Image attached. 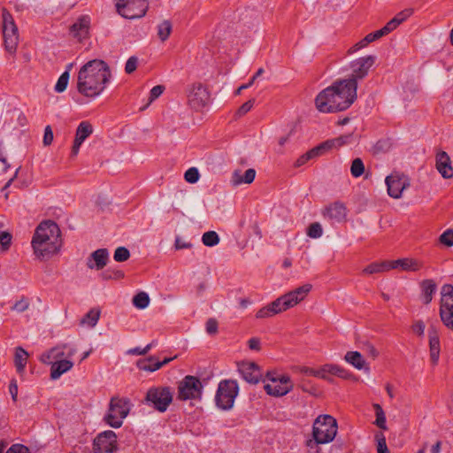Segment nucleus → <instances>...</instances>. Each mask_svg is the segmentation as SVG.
<instances>
[{
    "instance_id": "f257e3e1",
    "label": "nucleus",
    "mask_w": 453,
    "mask_h": 453,
    "mask_svg": "<svg viewBox=\"0 0 453 453\" xmlns=\"http://www.w3.org/2000/svg\"><path fill=\"white\" fill-rule=\"evenodd\" d=\"M357 99V82L354 79L336 81L322 90L315 99L320 112H335L348 109Z\"/></svg>"
},
{
    "instance_id": "f03ea898",
    "label": "nucleus",
    "mask_w": 453,
    "mask_h": 453,
    "mask_svg": "<svg viewBox=\"0 0 453 453\" xmlns=\"http://www.w3.org/2000/svg\"><path fill=\"white\" fill-rule=\"evenodd\" d=\"M110 78L111 70L104 61L90 60L78 73L77 90L87 97H96L104 90Z\"/></svg>"
},
{
    "instance_id": "7ed1b4c3",
    "label": "nucleus",
    "mask_w": 453,
    "mask_h": 453,
    "mask_svg": "<svg viewBox=\"0 0 453 453\" xmlns=\"http://www.w3.org/2000/svg\"><path fill=\"white\" fill-rule=\"evenodd\" d=\"M36 257L43 259L58 252L62 246L61 231L52 220L42 222L35 229L31 242Z\"/></svg>"
},
{
    "instance_id": "20e7f679",
    "label": "nucleus",
    "mask_w": 453,
    "mask_h": 453,
    "mask_svg": "<svg viewBox=\"0 0 453 453\" xmlns=\"http://www.w3.org/2000/svg\"><path fill=\"white\" fill-rule=\"evenodd\" d=\"M338 425L331 415H319L312 424L311 437L305 441L307 453H322L320 444L334 441L337 434Z\"/></svg>"
},
{
    "instance_id": "39448f33",
    "label": "nucleus",
    "mask_w": 453,
    "mask_h": 453,
    "mask_svg": "<svg viewBox=\"0 0 453 453\" xmlns=\"http://www.w3.org/2000/svg\"><path fill=\"white\" fill-rule=\"evenodd\" d=\"M130 401L127 398L111 397L104 421L113 428H119L130 411Z\"/></svg>"
},
{
    "instance_id": "423d86ee",
    "label": "nucleus",
    "mask_w": 453,
    "mask_h": 453,
    "mask_svg": "<svg viewBox=\"0 0 453 453\" xmlns=\"http://www.w3.org/2000/svg\"><path fill=\"white\" fill-rule=\"evenodd\" d=\"M2 29L4 48L14 54L19 45V31L12 13L5 8L2 9Z\"/></svg>"
},
{
    "instance_id": "0eeeda50",
    "label": "nucleus",
    "mask_w": 453,
    "mask_h": 453,
    "mask_svg": "<svg viewBox=\"0 0 453 453\" xmlns=\"http://www.w3.org/2000/svg\"><path fill=\"white\" fill-rule=\"evenodd\" d=\"M173 394L169 387L150 388L144 403L159 412H165L173 402Z\"/></svg>"
},
{
    "instance_id": "6e6552de",
    "label": "nucleus",
    "mask_w": 453,
    "mask_h": 453,
    "mask_svg": "<svg viewBox=\"0 0 453 453\" xmlns=\"http://www.w3.org/2000/svg\"><path fill=\"white\" fill-rule=\"evenodd\" d=\"M239 387L236 380H224L219 382L215 395L217 406L221 410H230L238 395Z\"/></svg>"
},
{
    "instance_id": "1a4fd4ad",
    "label": "nucleus",
    "mask_w": 453,
    "mask_h": 453,
    "mask_svg": "<svg viewBox=\"0 0 453 453\" xmlns=\"http://www.w3.org/2000/svg\"><path fill=\"white\" fill-rule=\"evenodd\" d=\"M266 379L270 381L264 386L265 392L273 396H283L293 389L290 377L276 372H267Z\"/></svg>"
},
{
    "instance_id": "9d476101",
    "label": "nucleus",
    "mask_w": 453,
    "mask_h": 453,
    "mask_svg": "<svg viewBox=\"0 0 453 453\" xmlns=\"http://www.w3.org/2000/svg\"><path fill=\"white\" fill-rule=\"evenodd\" d=\"M116 10L125 19H140L146 15L149 0H116Z\"/></svg>"
},
{
    "instance_id": "9b49d317",
    "label": "nucleus",
    "mask_w": 453,
    "mask_h": 453,
    "mask_svg": "<svg viewBox=\"0 0 453 453\" xmlns=\"http://www.w3.org/2000/svg\"><path fill=\"white\" fill-rule=\"evenodd\" d=\"M203 388L197 377L187 375L178 383L177 398L180 401L201 399Z\"/></svg>"
},
{
    "instance_id": "f8f14e48",
    "label": "nucleus",
    "mask_w": 453,
    "mask_h": 453,
    "mask_svg": "<svg viewBox=\"0 0 453 453\" xmlns=\"http://www.w3.org/2000/svg\"><path fill=\"white\" fill-rule=\"evenodd\" d=\"M441 295V319L446 327L453 331V285L444 284Z\"/></svg>"
},
{
    "instance_id": "ddd939ff",
    "label": "nucleus",
    "mask_w": 453,
    "mask_h": 453,
    "mask_svg": "<svg viewBox=\"0 0 453 453\" xmlns=\"http://www.w3.org/2000/svg\"><path fill=\"white\" fill-rule=\"evenodd\" d=\"M187 96L190 107L196 111L205 107L211 100L208 88L201 82L192 84L188 89Z\"/></svg>"
},
{
    "instance_id": "4468645a",
    "label": "nucleus",
    "mask_w": 453,
    "mask_h": 453,
    "mask_svg": "<svg viewBox=\"0 0 453 453\" xmlns=\"http://www.w3.org/2000/svg\"><path fill=\"white\" fill-rule=\"evenodd\" d=\"M311 288L312 286L311 284H304L277 298L276 300L280 302L279 305L282 311L296 306L303 301L311 290Z\"/></svg>"
},
{
    "instance_id": "2eb2a0df",
    "label": "nucleus",
    "mask_w": 453,
    "mask_h": 453,
    "mask_svg": "<svg viewBox=\"0 0 453 453\" xmlns=\"http://www.w3.org/2000/svg\"><path fill=\"white\" fill-rule=\"evenodd\" d=\"M93 450L96 453H113L117 450V435L111 431L99 434L93 441Z\"/></svg>"
},
{
    "instance_id": "dca6fc26",
    "label": "nucleus",
    "mask_w": 453,
    "mask_h": 453,
    "mask_svg": "<svg viewBox=\"0 0 453 453\" xmlns=\"http://www.w3.org/2000/svg\"><path fill=\"white\" fill-rule=\"evenodd\" d=\"M321 214L332 224L342 223L347 220L348 209L342 202L335 201L326 205L321 210Z\"/></svg>"
},
{
    "instance_id": "f3484780",
    "label": "nucleus",
    "mask_w": 453,
    "mask_h": 453,
    "mask_svg": "<svg viewBox=\"0 0 453 453\" xmlns=\"http://www.w3.org/2000/svg\"><path fill=\"white\" fill-rule=\"evenodd\" d=\"M388 194L393 198H400L403 191L410 186L407 176L399 173H393L386 177L385 180Z\"/></svg>"
},
{
    "instance_id": "a211bd4d",
    "label": "nucleus",
    "mask_w": 453,
    "mask_h": 453,
    "mask_svg": "<svg viewBox=\"0 0 453 453\" xmlns=\"http://www.w3.org/2000/svg\"><path fill=\"white\" fill-rule=\"evenodd\" d=\"M91 17L88 14L79 16L69 27L71 36L78 42H83L90 36Z\"/></svg>"
},
{
    "instance_id": "6ab92c4d",
    "label": "nucleus",
    "mask_w": 453,
    "mask_h": 453,
    "mask_svg": "<svg viewBox=\"0 0 453 453\" xmlns=\"http://www.w3.org/2000/svg\"><path fill=\"white\" fill-rule=\"evenodd\" d=\"M375 63L374 56L362 57L353 60L350 65L351 75L349 79H354L357 83L358 80L364 79Z\"/></svg>"
},
{
    "instance_id": "aec40b11",
    "label": "nucleus",
    "mask_w": 453,
    "mask_h": 453,
    "mask_svg": "<svg viewBox=\"0 0 453 453\" xmlns=\"http://www.w3.org/2000/svg\"><path fill=\"white\" fill-rule=\"evenodd\" d=\"M93 133V127L88 121H81L75 133L73 145L71 150V156L78 155L82 142Z\"/></svg>"
},
{
    "instance_id": "412c9836",
    "label": "nucleus",
    "mask_w": 453,
    "mask_h": 453,
    "mask_svg": "<svg viewBox=\"0 0 453 453\" xmlns=\"http://www.w3.org/2000/svg\"><path fill=\"white\" fill-rule=\"evenodd\" d=\"M242 378L249 383L257 384L260 381L262 373L258 365L252 362L242 363L239 367Z\"/></svg>"
},
{
    "instance_id": "4be33fe9",
    "label": "nucleus",
    "mask_w": 453,
    "mask_h": 453,
    "mask_svg": "<svg viewBox=\"0 0 453 453\" xmlns=\"http://www.w3.org/2000/svg\"><path fill=\"white\" fill-rule=\"evenodd\" d=\"M389 269H401L404 272H417L422 268V263L411 257H403L388 261Z\"/></svg>"
},
{
    "instance_id": "5701e85b",
    "label": "nucleus",
    "mask_w": 453,
    "mask_h": 453,
    "mask_svg": "<svg viewBox=\"0 0 453 453\" xmlns=\"http://www.w3.org/2000/svg\"><path fill=\"white\" fill-rule=\"evenodd\" d=\"M436 169L444 179L453 178V168L449 156L445 151L436 155Z\"/></svg>"
},
{
    "instance_id": "b1692460",
    "label": "nucleus",
    "mask_w": 453,
    "mask_h": 453,
    "mask_svg": "<svg viewBox=\"0 0 453 453\" xmlns=\"http://www.w3.org/2000/svg\"><path fill=\"white\" fill-rule=\"evenodd\" d=\"M109 260V252L107 249H98L91 253L88 258L87 266L90 269H103Z\"/></svg>"
},
{
    "instance_id": "393cba45",
    "label": "nucleus",
    "mask_w": 453,
    "mask_h": 453,
    "mask_svg": "<svg viewBox=\"0 0 453 453\" xmlns=\"http://www.w3.org/2000/svg\"><path fill=\"white\" fill-rule=\"evenodd\" d=\"M430 359L433 365H436L440 357V338L439 333L434 326H430L428 329Z\"/></svg>"
},
{
    "instance_id": "a878e982",
    "label": "nucleus",
    "mask_w": 453,
    "mask_h": 453,
    "mask_svg": "<svg viewBox=\"0 0 453 453\" xmlns=\"http://www.w3.org/2000/svg\"><path fill=\"white\" fill-rule=\"evenodd\" d=\"M322 372L325 376L323 380L332 382L331 376H336L341 379H349L351 377V373L342 366L336 364H325L322 365Z\"/></svg>"
},
{
    "instance_id": "bb28decb",
    "label": "nucleus",
    "mask_w": 453,
    "mask_h": 453,
    "mask_svg": "<svg viewBox=\"0 0 453 453\" xmlns=\"http://www.w3.org/2000/svg\"><path fill=\"white\" fill-rule=\"evenodd\" d=\"M50 365L51 380H58L62 374L70 371L73 366V363L69 359L51 361Z\"/></svg>"
},
{
    "instance_id": "cd10ccee",
    "label": "nucleus",
    "mask_w": 453,
    "mask_h": 453,
    "mask_svg": "<svg viewBox=\"0 0 453 453\" xmlns=\"http://www.w3.org/2000/svg\"><path fill=\"white\" fill-rule=\"evenodd\" d=\"M67 348V344H63L52 348L49 352L44 353L41 357V361L44 364H50L52 360H61L67 359L65 349Z\"/></svg>"
},
{
    "instance_id": "c85d7f7f",
    "label": "nucleus",
    "mask_w": 453,
    "mask_h": 453,
    "mask_svg": "<svg viewBox=\"0 0 453 453\" xmlns=\"http://www.w3.org/2000/svg\"><path fill=\"white\" fill-rule=\"evenodd\" d=\"M350 138L351 134L342 135L334 139L326 140V142H321L319 146L325 154L326 151H329L334 148H339L347 144Z\"/></svg>"
},
{
    "instance_id": "c756f323",
    "label": "nucleus",
    "mask_w": 453,
    "mask_h": 453,
    "mask_svg": "<svg viewBox=\"0 0 453 453\" xmlns=\"http://www.w3.org/2000/svg\"><path fill=\"white\" fill-rule=\"evenodd\" d=\"M280 302L274 300L268 305L259 309L256 314L257 319H266L273 317L278 313L282 312L281 308L279 305Z\"/></svg>"
},
{
    "instance_id": "7c9ffc66",
    "label": "nucleus",
    "mask_w": 453,
    "mask_h": 453,
    "mask_svg": "<svg viewBox=\"0 0 453 453\" xmlns=\"http://www.w3.org/2000/svg\"><path fill=\"white\" fill-rule=\"evenodd\" d=\"M422 298L425 304L432 302L434 294L436 292V284L433 280H424L421 284Z\"/></svg>"
},
{
    "instance_id": "2f4dec72",
    "label": "nucleus",
    "mask_w": 453,
    "mask_h": 453,
    "mask_svg": "<svg viewBox=\"0 0 453 453\" xmlns=\"http://www.w3.org/2000/svg\"><path fill=\"white\" fill-rule=\"evenodd\" d=\"M101 315V311L98 308L90 309L81 319L80 325L93 328L96 326Z\"/></svg>"
},
{
    "instance_id": "473e14b6",
    "label": "nucleus",
    "mask_w": 453,
    "mask_h": 453,
    "mask_svg": "<svg viewBox=\"0 0 453 453\" xmlns=\"http://www.w3.org/2000/svg\"><path fill=\"white\" fill-rule=\"evenodd\" d=\"M176 356L173 357H165L164 360L159 361L157 359L155 363L153 364V366H149L147 364H149V361H137L136 365L140 370L147 371V372H155L164 365L169 364L172 360L175 359Z\"/></svg>"
},
{
    "instance_id": "72a5a7b5",
    "label": "nucleus",
    "mask_w": 453,
    "mask_h": 453,
    "mask_svg": "<svg viewBox=\"0 0 453 453\" xmlns=\"http://www.w3.org/2000/svg\"><path fill=\"white\" fill-rule=\"evenodd\" d=\"M323 154H324V152H323V150H321V148H320V146L319 144L318 146L312 148L311 150H310L309 151H307L303 155L300 156L297 158V160L296 161L295 166L296 167L302 166L304 164H306L309 160H311L312 158H315L317 157H319V156H321Z\"/></svg>"
},
{
    "instance_id": "f704fd0d",
    "label": "nucleus",
    "mask_w": 453,
    "mask_h": 453,
    "mask_svg": "<svg viewBox=\"0 0 453 453\" xmlns=\"http://www.w3.org/2000/svg\"><path fill=\"white\" fill-rule=\"evenodd\" d=\"M344 360L358 370L363 369L365 365L363 356L358 351H348L345 354Z\"/></svg>"
},
{
    "instance_id": "c9c22d12",
    "label": "nucleus",
    "mask_w": 453,
    "mask_h": 453,
    "mask_svg": "<svg viewBox=\"0 0 453 453\" xmlns=\"http://www.w3.org/2000/svg\"><path fill=\"white\" fill-rule=\"evenodd\" d=\"M27 357H28V353L23 348H21V347L16 348L14 362H15V366H16L17 372L19 373L23 372V371L26 367V365H27Z\"/></svg>"
},
{
    "instance_id": "e433bc0d",
    "label": "nucleus",
    "mask_w": 453,
    "mask_h": 453,
    "mask_svg": "<svg viewBox=\"0 0 453 453\" xmlns=\"http://www.w3.org/2000/svg\"><path fill=\"white\" fill-rule=\"evenodd\" d=\"M157 29L159 40L165 42L173 31V24L169 19H165L157 25Z\"/></svg>"
},
{
    "instance_id": "4c0bfd02",
    "label": "nucleus",
    "mask_w": 453,
    "mask_h": 453,
    "mask_svg": "<svg viewBox=\"0 0 453 453\" xmlns=\"http://www.w3.org/2000/svg\"><path fill=\"white\" fill-rule=\"evenodd\" d=\"M389 262L388 261H383L380 263H372L369 265H367L364 270L363 273L365 274H373V273H379L386 271H389Z\"/></svg>"
},
{
    "instance_id": "58836bf2",
    "label": "nucleus",
    "mask_w": 453,
    "mask_h": 453,
    "mask_svg": "<svg viewBox=\"0 0 453 453\" xmlns=\"http://www.w3.org/2000/svg\"><path fill=\"white\" fill-rule=\"evenodd\" d=\"M373 408L375 410V414H376V419L374 421V424L380 429L386 430L387 429L386 416H385L383 409L381 408V406L379 403H374Z\"/></svg>"
},
{
    "instance_id": "ea45409f",
    "label": "nucleus",
    "mask_w": 453,
    "mask_h": 453,
    "mask_svg": "<svg viewBox=\"0 0 453 453\" xmlns=\"http://www.w3.org/2000/svg\"><path fill=\"white\" fill-rule=\"evenodd\" d=\"M134 305L138 309H144L150 303L149 295L145 292H140L133 298Z\"/></svg>"
},
{
    "instance_id": "a19ab883",
    "label": "nucleus",
    "mask_w": 453,
    "mask_h": 453,
    "mask_svg": "<svg viewBox=\"0 0 453 453\" xmlns=\"http://www.w3.org/2000/svg\"><path fill=\"white\" fill-rule=\"evenodd\" d=\"M202 242L205 246L212 247L219 242V237L215 231H208L203 234Z\"/></svg>"
},
{
    "instance_id": "79ce46f5",
    "label": "nucleus",
    "mask_w": 453,
    "mask_h": 453,
    "mask_svg": "<svg viewBox=\"0 0 453 453\" xmlns=\"http://www.w3.org/2000/svg\"><path fill=\"white\" fill-rule=\"evenodd\" d=\"M365 172V165L361 158L357 157L352 161L350 173L353 177H360Z\"/></svg>"
},
{
    "instance_id": "37998d69",
    "label": "nucleus",
    "mask_w": 453,
    "mask_h": 453,
    "mask_svg": "<svg viewBox=\"0 0 453 453\" xmlns=\"http://www.w3.org/2000/svg\"><path fill=\"white\" fill-rule=\"evenodd\" d=\"M69 81V72H64L58 78L55 86V90L58 93L64 92L66 89Z\"/></svg>"
},
{
    "instance_id": "c03bdc74",
    "label": "nucleus",
    "mask_w": 453,
    "mask_h": 453,
    "mask_svg": "<svg viewBox=\"0 0 453 453\" xmlns=\"http://www.w3.org/2000/svg\"><path fill=\"white\" fill-rule=\"evenodd\" d=\"M130 257V252L126 247H119L116 249L113 258L117 262H125Z\"/></svg>"
},
{
    "instance_id": "a18cd8bd",
    "label": "nucleus",
    "mask_w": 453,
    "mask_h": 453,
    "mask_svg": "<svg viewBox=\"0 0 453 453\" xmlns=\"http://www.w3.org/2000/svg\"><path fill=\"white\" fill-rule=\"evenodd\" d=\"M323 234L322 226L319 223H311L307 230V234L311 238H319Z\"/></svg>"
},
{
    "instance_id": "49530a36",
    "label": "nucleus",
    "mask_w": 453,
    "mask_h": 453,
    "mask_svg": "<svg viewBox=\"0 0 453 453\" xmlns=\"http://www.w3.org/2000/svg\"><path fill=\"white\" fill-rule=\"evenodd\" d=\"M101 277L104 280H120L124 278V273L121 270H111L108 269L101 273Z\"/></svg>"
},
{
    "instance_id": "de8ad7c7",
    "label": "nucleus",
    "mask_w": 453,
    "mask_h": 453,
    "mask_svg": "<svg viewBox=\"0 0 453 453\" xmlns=\"http://www.w3.org/2000/svg\"><path fill=\"white\" fill-rule=\"evenodd\" d=\"M265 70L263 68H259L256 73L251 77L250 81H248V83L242 84L240 86L237 90L235 91V95H240L242 90L250 88L254 82L257 80L258 77H260L264 73Z\"/></svg>"
},
{
    "instance_id": "09e8293b",
    "label": "nucleus",
    "mask_w": 453,
    "mask_h": 453,
    "mask_svg": "<svg viewBox=\"0 0 453 453\" xmlns=\"http://www.w3.org/2000/svg\"><path fill=\"white\" fill-rule=\"evenodd\" d=\"M300 371H301V372H303L306 375L313 376V377L319 378L322 380H323V378H325L323 372H322V365L318 368L303 366L301 368Z\"/></svg>"
},
{
    "instance_id": "8fccbe9b",
    "label": "nucleus",
    "mask_w": 453,
    "mask_h": 453,
    "mask_svg": "<svg viewBox=\"0 0 453 453\" xmlns=\"http://www.w3.org/2000/svg\"><path fill=\"white\" fill-rule=\"evenodd\" d=\"M439 241L441 244L451 247L453 246V230L448 229L445 232H443L439 238Z\"/></svg>"
},
{
    "instance_id": "3c124183",
    "label": "nucleus",
    "mask_w": 453,
    "mask_h": 453,
    "mask_svg": "<svg viewBox=\"0 0 453 453\" xmlns=\"http://www.w3.org/2000/svg\"><path fill=\"white\" fill-rule=\"evenodd\" d=\"M199 172L196 167H191L188 169L184 174L186 181L192 184L197 182V180H199Z\"/></svg>"
},
{
    "instance_id": "603ef678",
    "label": "nucleus",
    "mask_w": 453,
    "mask_h": 453,
    "mask_svg": "<svg viewBox=\"0 0 453 453\" xmlns=\"http://www.w3.org/2000/svg\"><path fill=\"white\" fill-rule=\"evenodd\" d=\"M12 234L9 232L0 233V244L3 251L9 250L12 243Z\"/></svg>"
},
{
    "instance_id": "864d4df0",
    "label": "nucleus",
    "mask_w": 453,
    "mask_h": 453,
    "mask_svg": "<svg viewBox=\"0 0 453 453\" xmlns=\"http://www.w3.org/2000/svg\"><path fill=\"white\" fill-rule=\"evenodd\" d=\"M254 104H255V99L248 100L246 103H244L238 108V110L236 111V113H235L236 116L242 117V116L245 115L246 113H248L252 109Z\"/></svg>"
},
{
    "instance_id": "5fc2aeb1",
    "label": "nucleus",
    "mask_w": 453,
    "mask_h": 453,
    "mask_svg": "<svg viewBox=\"0 0 453 453\" xmlns=\"http://www.w3.org/2000/svg\"><path fill=\"white\" fill-rule=\"evenodd\" d=\"M375 437L378 441V453H388L385 436L382 434H377Z\"/></svg>"
},
{
    "instance_id": "6e6d98bb",
    "label": "nucleus",
    "mask_w": 453,
    "mask_h": 453,
    "mask_svg": "<svg viewBox=\"0 0 453 453\" xmlns=\"http://www.w3.org/2000/svg\"><path fill=\"white\" fill-rule=\"evenodd\" d=\"M154 345H155V342H152L147 344L144 348L136 347V348L131 349L127 351V353L131 354V355H145L151 349V348Z\"/></svg>"
},
{
    "instance_id": "4d7b16f0",
    "label": "nucleus",
    "mask_w": 453,
    "mask_h": 453,
    "mask_svg": "<svg viewBox=\"0 0 453 453\" xmlns=\"http://www.w3.org/2000/svg\"><path fill=\"white\" fill-rule=\"evenodd\" d=\"M138 58L134 56L130 57L125 65V71L127 73L130 74L134 73L137 68Z\"/></svg>"
},
{
    "instance_id": "13d9d810",
    "label": "nucleus",
    "mask_w": 453,
    "mask_h": 453,
    "mask_svg": "<svg viewBox=\"0 0 453 453\" xmlns=\"http://www.w3.org/2000/svg\"><path fill=\"white\" fill-rule=\"evenodd\" d=\"M385 35H387L386 32L383 28H380L365 35V41L371 43Z\"/></svg>"
},
{
    "instance_id": "bf43d9fd",
    "label": "nucleus",
    "mask_w": 453,
    "mask_h": 453,
    "mask_svg": "<svg viewBox=\"0 0 453 453\" xmlns=\"http://www.w3.org/2000/svg\"><path fill=\"white\" fill-rule=\"evenodd\" d=\"M164 90H165V87L162 85H157V86L153 87L150 93V101H149L148 104H150L155 99L159 97L162 95V93L164 92Z\"/></svg>"
},
{
    "instance_id": "052dcab7",
    "label": "nucleus",
    "mask_w": 453,
    "mask_h": 453,
    "mask_svg": "<svg viewBox=\"0 0 453 453\" xmlns=\"http://www.w3.org/2000/svg\"><path fill=\"white\" fill-rule=\"evenodd\" d=\"M205 326L209 334H215L218 332V321L215 319H209Z\"/></svg>"
},
{
    "instance_id": "680f3d73",
    "label": "nucleus",
    "mask_w": 453,
    "mask_h": 453,
    "mask_svg": "<svg viewBox=\"0 0 453 453\" xmlns=\"http://www.w3.org/2000/svg\"><path fill=\"white\" fill-rule=\"evenodd\" d=\"M6 453H30L29 449L22 444H13Z\"/></svg>"
},
{
    "instance_id": "e2e57ef3",
    "label": "nucleus",
    "mask_w": 453,
    "mask_h": 453,
    "mask_svg": "<svg viewBox=\"0 0 453 453\" xmlns=\"http://www.w3.org/2000/svg\"><path fill=\"white\" fill-rule=\"evenodd\" d=\"M53 137V132L50 126H47L44 129L43 144L45 146L50 145L52 143Z\"/></svg>"
},
{
    "instance_id": "0e129e2a",
    "label": "nucleus",
    "mask_w": 453,
    "mask_h": 453,
    "mask_svg": "<svg viewBox=\"0 0 453 453\" xmlns=\"http://www.w3.org/2000/svg\"><path fill=\"white\" fill-rule=\"evenodd\" d=\"M400 24V22L394 17L390 19L382 28L388 35L390 32L394 31Z\"/></svg>"
},
{
    "instance_id": "69168bd1",
    "label": "nucleus",
    "mask_w": 453,
    "mask_h": 453,
    "mask_svg": "<svg viewBox=\"0 0 453 453\" xmlns=\"http://www.w3.org/2000/svg\"><path fill=\"white\" fill-rule=\"evenodd\" d=\"M255 177H256V171L252 168H250L245 171V173L243 174V179L242 180H243V183L250 184L254 181Z\"/></svg>"
},
{
    "instance_id": "338daca9",
    "label": "nucleus",
    "mask_w": 453,
    "mask_h": 453,
    "mask_svg": "<svg viewBox=\"0 0 453 453\" xmlns=\"http://www.w3.org/2000/svg\"><path fill=\"white\" fill-rule=\"evenodd\" d=\"M413 11L412 9H405L400 12H398L395 18L402 24L403 21H405L409 17L411 16Z\"/></svg>"
},
{
    "instance_id": "774afa93",
    "label": "nucleus",
    "mask_w": 453,
    "mask_h": 453,
    "mask_svg": "<svg viewBox=\"0 0 453 453\" xmlns=\"http://www.w3.org/2000/svg\"><path fill=\"white\" fill-rule=\"evenodd\" d=\"M411 328L415 334L418 335H423L425 332V324L423 321L418 320L413 323Z\"/></svg>"
}]
</instances>
